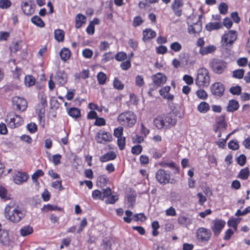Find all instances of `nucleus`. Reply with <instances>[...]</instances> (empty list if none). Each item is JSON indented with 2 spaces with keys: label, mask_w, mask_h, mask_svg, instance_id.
Instances as JSON below:
<instances>
[{
  "label": "nucleus",
  "mask_w": 250,
  "mask_h": 250,
  "mask_svg": "<svg viewBox=\"0 0 250 250\" xmlns=\"http://www.w3.org/2000/svg\"><path fill=\"white\" fill-rule=\"evenodd\" d=\"M133 220L135 221H140L143 222L146 219V217L143 213L136 214L133 216Z\"/></svg>",
  "instance_id": "64"
},
{
  "label": "nucleus",
  "mask_w": 250,
  "mask_h": 250,
  "mask_svg": "<svg viewBox=\"0 0 250 250\" xmlns=\"http://www.w3.org/2000/svg\"><path fill=\"white\" fill-rule=\"evenodd\" d=\"M171 87L165 86L159 90L160 95L165 99L168 101H173L174 98V95L169 93Z\"/></svg>",
  "instance_id": "15"
},
{
  "label": "nucleus",
  "mask_w": 250,
  "mask_h": 250,
  "mask_svg": "<svg viewBox=\"0 0 250 250\" xmlns=\"http://www.w3.org/2000/svg\"><path fill=\"white\" fill-rule=\"evenodd\" d=\"M97 80L100 84H104L107 79L106 75L102 72H99L97 76Z\"/></svg>",
  "instance_id": "36"
},
{
  "label": "nucleus",
  "mask_w": 250,
  "mask_h": 250,
  "mask_svg": "<svg viewBox=\"0 0 250 250\" xmlns=\"http://www.w3.org/2000/svg\"><path fill=\"white\" fill-rule=\"evenodd\" d=\"M228 147L230 149L235 150L239 148V144L237 141L231 140L229 142Z\"/></svg>",
  "instance_id": "55"
},
{
  "label": "nucleus",
  "mask_w": 250,
  "mask_h": 250,
  "mask_svg": "<svg viewBox=\"0 0 250 250\" xmlns=\"http://www.w3.org/2000/svg\"><path fill=\"white\" fill-rule=\"evenodd\" d=\"M33 229L32 227L27 225L21 229L20 234L22 236H26L33 233Z\"/></svg>",
  "instance_id": "30"
},
{
  "label": "nucleus",
  "mask_w": 250,
  "mask_h": 250,
  "mask_svg": "<svg viewBox=\"0 0 250 250\" xmlns=\"http://www.w3.org/2000/svg\"><path fill=\"white\" fill-rule=\"evenodd\" d=\"M86 21V18L85 16L78 14L76 15L75 18V26L77 28H80L83 24Z\"/></svg>",
  "instance_id": "24"
},
{
  "label": "nucleus",
  "mask_w": 250,
  "mask_h": 250,
  "mask_svg": "<svg viewBox=\"0 0 250 250\" xmlns=\"http://www.w3.org/2000/svg\"><path fill=\"white\" fill-rule=\"evenodd\" d=\"M0 197L4 200L8 199L7 190L1 186H0Z\"/></svg>",
  "instance_id": "52"
},
{
  "label": "nucleus",
  "mask_w": 250,
  "mask_h": 250,
  "mask_svg": "<svg viewBox=\"0 0 250 250\" xmlns=\"http://www.w3.org/2000/svg\"><path fill=\"white\" fill-rule=\"evenodd\" d=\"M223 24L221 22H210L206 25V29L208 31L218 30L222 28Z\"/></svg>",
  "instance_id": "23"
},
{
  "label": "nucleus",
  "mask_w": 250,
  "mask_h": 250,
  "mask_svg": "<svg viewBox=\"0 0 250 250\" xmlns=\"http://www.w3.org/2000/svg\"><path fill=\"white\" fill-rule=\"evenodd\" d=\"M210 81V76L208 70L205 68L199 69L197 71L195 79V83L199 87H208Z\"/></svg>",
  "instance_id": "3"
},
{
  "label": "nucleus",
  "mask_w": 250,
  "mask_h": 250,
  "mask_svg": "<svg viewBox=\"0 0 250 250\" xmlns=\"http://www.w3.org/2000/svg\"><path fill=\"white\" fill-rule=\"evenodd\" d=\"M226 225V222L221 219H216L212 221L211 229L215 236H218Z\"/></svg>",
  "instance_id": "8"
},
{
  "label": "nucleus",
  "mask_w": 250,
  "mask_h": 250,
  "mask_svg": "<svg viewBox=\"0 0 250 250\" xmlns=\"http://www.w3.org/2000/svg\"><path fill=\"white\" fill-rule=\"evenodd\" d=\"M27 128L30 133H34L37 130V125L35 123H31L27 125Z\"/></svg>",
  "instance_id": "59"
},
{
  "label": "nucleus",
  "mask_w": 250,
  "mask_h": 250,
  "mask_svg": "<svg viewBox=\"0 0 250 250\" xmlns=\"http://www.w3.org/2000/svg\"><path fill=\"white\" fill-rule=\"evenodd\" d=\"M118 121L122 125L131 127L136 122V117L132 112H125L118 116Z\"/></svg>",
  "instance_id": "4"
},
{
  "label": "nucleus",
  "mask_w": 250,
  "mask_h": 250,
  "mask_svg": "<svg viewBox=\"0 0 250 250\" xmlns=\"http://www.w3.org/2000/svg\"><path fill=\"white\" fill-rule=\"evenodd\" d=\"M25 211L15 202H10L5 208V216L10 221L17 223L25 216Z\"/></svg>",
  "instance_id": "1"
},
{
  "label": "nucleus",
  "mask_w": 250,
  "mask_h": 250,
  "mask_svg": "<svg viewBox=\"0 0 250 250\" xmlns=\"http://www.w3.org/2000/svg\"><path fill=\"white\" fill-rule=\"evenodd\" d=\"M37 113L40 121H41L44 117L45 106L43 105H38V108H37Z\"/></svg>",
  "instance_id": "35"
},
{
  "label": "nucleus",
  "mask_w": 250,
  "mask_h": 250,
  "mask_svg": "<svg viewBox=\"0 0 250 250\" xmlns=\"http://www.w3.org/2000/svg\"><path fill=\"white\" fill-rule=\"evenodd\" d=\"M239 223V221L236 218H231L228 221V225L233 228L235 230L237 229V226Z\"/></svg>",
  "instance_id": "44"
},
{
  "label": "nucleus",
  "mask_w": 250,
  "mask_h": 250,
  "mask_svg": "<svg viewBox=\"0 0 250 250\" xmlns=\"http://www.w3.org/2000/svg\"><path fill=\"white\" fill-rule=\"evenodd\" d=\"M211 235V230L206 228L200 227L196 231L197 239L202 243L208 242L210 239Z\"/></svg>",
  "instance_id": "6"
},
{
  "label": "nucleus",
  "mask_w": 250,
  "mask_h": 250,
  "mask_svg": "<svg viewBox=\"0 0 250 250\" xmlns=\"http://www.w3.org/2000/svg\"><path fill=\"white\" fill-rule=\"evenodd\" d=\"M135 85L139 87H142L145 85V81L143 76L137 75L135 78Z\"/></svg>",
  "instance_id": "34"
},
{
  "label": "nucleus",
  "mask_w": 250,
  "mask_h": 250,
  "mask_svg": "<svg viewBox=\"0 0 250 250\" xmlns=\"http://www.w3.org/2000/svg\"><path fill=\"white\" fill-rule=\"evenodd\" d=\"M106 198H107L105 201L106 204H113L118 200V196L117 194H112L111 193V195Z\"/></svg>",
  "instance_id": "39"
},
{
  "label": "nucleus",
  "mask_w": 250,
  "mask_h": 250,
  "mask_svg": "<svg viewBox=\"0 0 250 250\" xmlns=\"http://www.w3.org/2000/svg\"><path fill=\"white\" fill-rule=\"evenodd\" d=\"M116 154L113 151L108 152L101 157L100 161L102 162H105L114 160L116 158Z\"/></svg>",
  "instance_id": "28"
},
{
  "label": "nucleus",
  "mask_w": 250,
  "mask_h": 250,
  "mask_svg": "<svg viewBox=\"0 0 250 250\" xmlns=\"http://www.w3.org/2000/svg\"><path fill=\"white\" fill-rule=\"evenodd\" d=\"M10 242V240L8 231L6 229H3L0 232V244L4 246H8Z\"/></svg>",
  "instance_id": "19"
},
{
  "label": "nucleus",
  "mask_w": 250,
  "mask_h": 250,
  "mask_svg": "<svg viewBox=\"0 0 250 250\" xmlns=\"http://www.w3.org/2000/svg\"><path fill=\"white\" fill-rule=\"evenodd\" d=\"M67 114L74 119H77L81 116L80 110L76 107L67 108Z\"/></svg>",
  "instance_id": "27"
},
{
  "label": "nucleus",
  "mask_w": 250,
  "mask_h": 250,
  "mask_svg": "<svg viewBox=\"0 0 250 250\" xmlns=\"http://www.w3.org/2000/svg\"><path fill=\"white\" fill-rule=\"evenodd\" d=\"M67 93L65 97L67 100H71L75 95V90L73 89L68 88H67Z\"/></svg>",
  "instance_id": "56"
},
{
  "label": "nucleus",
  "mask_w": 250,
  "mask_h": 250,
  "mask_svg": "<svg viewBox=\"0 0 250 250\" xmlns=\"http://www.w3.org/2000/svg\"><path fill=\"white\" fill-rule=\"evenodd\" d=\"M176 123V119L168 114L159 115L153 120V125L158 129H169L174 126Z\"/></svg>",
  "instance_id": "2"
},
{
  "label": "nucleus",
  "mask_w": 250,
  "mask_h": 250,
  "mask_svg": "<svg viewBox=\"0 0 250 250\" xmlns=\"http://www.w3.org/2000/svg\"><path fill=\"white\" fill-rule=\"evenodd\" d=\"M250 175V171L247 167H245L243 169H242L239 172L238 178L242 179V180H246L248 179Z\"/></svg>",
  "instance_id": "32"
},
{
  "label": "nucleus",
  "mask_w": 250,
  "mask_h": 250,
  "mask_svg": "<svg viewBox=\"0 0 250 250\" xmlns=\"http://www.w3.org/2000/svg\"><path fill=\"white\" fill-rule=\"evenodd\" d=\"M170 48L174 52H178L181 50L182 45L178 42H175L170 44Z\"/></svg>",
  "instance_id": "43"
},
{
  "label": "nucleus",
  "mask_w": 250,
  "mask_h": 250,
  "mask_svg": "<svg viewBox=\"0 0 250 250\" xmlns=\"http://www.w3.org/2000/svg\"><path fill=\"white\" fill-rule=\"evenodd\" d=\"M54 38L58 42L62 41V30L56 29L54 31Z\"/></svg>",
  "instance_id": "42"
},
{
  "label": "nucleus",
  "mask_w": 250,
  "mask_h": 250,
  "mask_svg": "<svg viewBox=\"0 0 250 250\" xmlns=\"http://www.w3.org/2000/svg\"><path fill=\"white\" fill-rule=\"evenodd\" d=\"M155 177L160 184L166 185L169 182L170 174L163 169H160L156 172Z\"/></svg>",
  "instance_id": "12"
},
{
  "label": "nucleus",
  "mask_w": 250,
  "mask_h": 250,
  "mask_svg": "<svg viewBox=\"0 0 250 250\" xmlns=\"http://www.w3.org/2000/svg\"><path fill=\"white\" fill-rule=\"evenodd\" d=\"M183 6V0H173L171 4V8L176 16L180 17L182 15V11L181 8Z\"/></svg>",
  "instance_id": "16"
},
{
  "label": "nucleus",
  "mask_w": 250,
  "mask_h": 250,
  "mask_svg": "<svg viewBox=\"0 0 250 250\" xmlns=\"http://www.w3.org/2000/svg\"><path fill=\"white\" fill-rule=\"evenodd\" d=\"M36 80L34 77L31 75H28L25 77L24 83L26 86L28 87L31 86L35 84Z\"/></svg>",
  "instance_id": "33"
},
{
  "label": "nucleus",
  "mask_w": 250,
  "mask_h": 250,
  "mask_svg": "<svg viewBox=\"0 0 250 250\" xmlns=\"http://www.w3.org/2000/svg\"><path fill=\"white\" fill-rule=\"evenodd\" d=\"M62 183V180L60 179L59 180L55 181L54 182H52L51 184V186L56 189L61 190Z\"/></svg>",
  "instance_id": "60"
},
{
  "label": "nucleus",
  "mask_w": 250,
  "mask_h": 250,
  "mask_svg": "<svg viewBox=\"0 0 250 250\" xmlns=\"http://www.w3.org/2000/svg\"><path fill=\"white\" fill-rule=\"evenodd\" d=\"M197 110L200 113L205 114L208 112L210 109V106L206 102H201L197 107Z\"/></svg>",
  "instance_id": "26"
},
{
  "label": "nucleus",
  "mask_w": 250,
  "mask_h": 250,
  "mask_svg": "<svg viewBox=\"0 0 250 250\" xmlns=\"http://www.w3.org/2000/svg\"><path fill=\"white\" fill-rule=\"evenodd\" d=\"M125 137L117 138V144L120 150H123L125 148Z\"/></svg>",
  "instance_id": "45"
},
{
  "label": "nucleus",
  "mask_w": 250,
  "mask_h": 250,
  "mask_svg": "<svg viewBox=\"0 0 250 250\" xmlns=\"http://www.w3.org/2000/svg\"><path fill=\"white\" fill-rule=\"evenodd\" d=\"M237 39V33L235 31L230 30L222 37L221 42L224 46L232 44Z\"/></svg>",
  "instance_id": "9"
},
{
  "label": "nucleus",
  "mask_w": 250,
  "mask_h": 250,
  "mask_svg": "<svg viewBox=\"0 0 250 250\" xmlns=\"http://www.w3.org/2000/svg\"><path fill=\"white\" fill-rule=\"evenodd\" d=\"M31 21L33 24L41 28L43 27L45 25L44 22L42 19L38 16L33 17L31 19Z\"/></svg>",
  "instance_id": "31"
},
{
  "label": "nucleus",
  "mask_w": 250,
  "mask_h": 250,
  "mask_svg": "<svg viewBox=\"0 0 250 250\" xmlns=\"http://www.w3.org/2000/svg\"><path fill=\"white\" fill-rule=\"evenodd\" d=\"M218 9L221 14H225L228 11V7L225 3L222 2L219 5Z\"/></svg>",
  "instance_id": "61"
},
{
  "label": "nucleus",
  "mask_w": 250,
  "mask_h": 250,
  "mask_svg": "<svg viewBox=\"0 0 250 250\" xmlns=\"http://www.w3.org/2000/svg\"><path fill=\"white\" fill-rule=\"evenodd\" d=\"M210 66L214 73L221 74L225 71L227 64L223 61L214 59L210 63Z\"/></svg>",
  "instance_id": "10"
},
{
  "label": "nucleus",
  "mask_w": 250,
  "mask_h": 250,
  "mask_svg": "<svg viewBox=\"0 0 250 250\" xmlns=\"http://www.w3.org/2000/svg\"><path fill=\"white\" fill-rule=\"evenodd\" d=\"M44 175L43 171L41 169L36 170L32 175L31 178L34 182H37L38 179Z\"/></svg>",
  "instance_id": "41"
},
{
  "label": "nucleus",
  "mask_w": 250,
  "mask_h": 250,
  "mask_svg": "<svg viewBox=\"0 0 250 250\" xmlns=\"http://www.w3.org/2000/svg\"><path fill=\"white\" fill-rule=\"evenodd\" d=\"M239 107L238 102L234 100H231L229 101L227 106V110L228 112H232L237 110Z\"/></svg>",
  "instance_id": "25"
},
{
  "label": "nucleus",
  "mask_w": 250,
  "mask_h": 250,
  "mask_svg": "<svg viewBox=\"0 0 250 250\" xmlns=\"http://www.w3.org/2000/svg\"><path fill=\"white\" fill-rule=\"evenodd\" d=\"M11 5L10 0H0V8L3 9H7Z\"/></svg>",
  "instance_id": "47"
},
{
  "label": "nucleus",
  "mask_w": 250,
  "mask_h": 250,
  "mask_svg": "<svg viewBox=\"0 0 250 250\" xmlns=\"http://www.w3.org/2000/svg\"><path fill=\"white\" fill-rule=\"evenodd\" d=\"M183 80L188 85H191L193 83V78L190 75H185L183 77Z\"/></svg>",
  "instance_id": "63"
},
{
  "label": "nucleus",
  "mask_w": 250,
  "mask_h": 250,
  "mask_svg": "<svg viewBox=\"0 0 250 250\" xmlns=\"http://www.w3.org/2000/svg\"><path fill=\"white\" fill-rule=\"evenodd\" d=\"M229 91L233 95H238L241 92V88L238 85L233 86L230 88Z\"/></svg>",
  "instance_id": "58"
},
{
  "label": "nucleus",
  "mask_w": 250,
  "mask_h": 250,
  "mask_svg": "<svg viewBox=\"0 0 250 250\" xmlns=\"http://www.w3.org/2000/svg\"><path fill=\"white\" fill-rule=\"evenodd\" d=\"M28 175L23 172H17L14 176V180L16 184L20 185L27 181Z\"/></svg>",
  "instance_id": "20"
},
{
  "label": "nucleus",
  "mask_w": 250,
  "mask_h": 250,
  "mask_svg": "<svg viewBox=\"0 0 250 250\" xmlns=\"http://www.w3.org/2000/svg\"><path fill=\"white\" fill-rule=\"evenodd\" d=\"M21 8L23 13L28 16L33 14L35 11L34 5L27 2H21Z\"/></svg>",
  "instance_id": "18"
},
{
  "label": "nucleus",
  "mask_w": 250,
  "mask_h": 250,
  "mask_svg": "<svg viewBox=\"0 0 250 250\" xmlns=\"http://www.w3.org/2000/svg\"><path fill=\"white\" fill-rule=\"evenodd\" d=\"M115 58L117 61L121 62L126 59L127 55L124 52H120L117 53Z\"/></svg>",
  "instance_id": "51"
},
{
  "label": "nucleus",
  "mask_w": 250,
  "mask_h": 250,
  "mask_svg": "<svg viewBox=\"0 0 250 250\" xmlns=\"http://www.w3.org/2000/svg\"><path fill=\"white\" fill-rule=\"evenodd\" d=\"M142 146L138 145L132 147L131 152L133 154L139 155L142 152Z\"/></svg>",
  "instance_id": "62"
},
{
  "label": "nucleus",
  "mask_w": 250,
  "mask_h": 250,
  "mask_svg": "<svg viewBox=\"0 0 250 250\" xmlns=\"http://www.w3.org/2000/svg\"><path fill=\"white\" fill-rule=\"evenodd\" d=\"M143 40L144 42L149 41L154 38L156 35V32L150 28H146L143 31Z\"/></svg>",
  "instance_id": "22"
},
{
  "label": "nucleus",
  "mask_w": 250,
  "mask_h": 250,
  "mask_svg": "<svg viewBox=\"0 0 250 250\" xmlns=\"http://www.w3.org/2000/svg\"><path fill=\"white\" fill-rule=\"evenodd\" d=\"M152 79L153 83L157 85L161 86L167 82V77L162 73H157L152 76Z\"/></svg>",
  "instance_id": "17"
},
{
  "label": "nucleus",
  "mask_w": 250,
  "mask_h": 250,
  "mask_svg": "<svg viewBox=\"0 0 250 250\" xmlns=\"http://www.w3.org/2000/svg\"><path fill=\"white\" fill-rule=\"evenodd\" d=\"M216 49V47L213 45H208L206 47L200 48L199 52L202 55H205L209 53H212Z\"/></svg>",
  "instance_id": "29"
},
{
  "label": "nucleus",
  "mask_w": 250,
  "mask_h": 250,
  "mask_svg": "<svg viewBox=\"0 0 250 250\" xmlns=\"http://www.w3.org/2000/svg\"><path fill=\"white\" fill-rule=\"evenodd\" d=\"M42 209L46 212L50 210H61V209L60 208H58L56 206H54L50 204H47V205L44 206L42 208Z\"/></svg>",
  "instance_id": "46"
},
{
  "label": "nucleus",
  "mask_w": 250,
  "mask_h": 250,
  "mask_svg": "<svg viewBox=\"0 0 250 250\" xmlns=\"http://www.w3.org/2000/svg\"><path fill=\"white\" fill-rule=\"evenodd\" d=\"M210 89L212 94L215 96H222L224 94L225 87L222 83L216 82L211 85Z\"/></svg>",
  "instance_id": "14"
},
{
  "label": "nucleus",
  "mask_w": 250,
  "mask_h": 250,
  "mask_svg": "<svg viewBox=\"0 0 250 250\" xmlns=\"http://www.w3.org/2000/svg\"><path fill=\"white\" fill-rule=\"evenodd\" d=\"M5 122L9 127L15 128L21 125L23 120L20 115L14 112H9L6 116Z\"/></svg>",
  "instance_id": "5"
},
{
  "label": "nucleus",
  "mask_w": 250,
  "mask_h": 250,
  "mask_svg": "<svg viewBox=\"0 0 250 250\" xmlns=\"http://www.w3.org/2000/svg\"><path fill=\"white\" fill-rule=\"evenodd\" d=\"M113 56L112 55V52H108L105 53L104 54L102 59V63H106L107 62H109L113 59Z\"/></svg>",
  "instance_id": "37"
},
{
  "label": "nucleus",
  "mask_w": 250,
  "mask_h": 250,
  "mask_svg": "<svg viewBox=\"0 0 250 250\" xmlns=\"http://www.w3.org/2000/svg\"><path fill=\"white\" fill-rule=\"evenodd\" d=\"M114 87L117 89H123L124 85L117 78H115L113 81Z\"/></svg>",
  "instance_id": "53"
},
{
  "label": "nucleus",
  "mask_w": 250,
  "mask_h": 250,
  "mask_svg": "<svg viewBox=\"0 0 250 250\" xmlns=\"http://www.w3.org/2000/svg\"><path fill=\"white\" fill-rule=\"evenodd\" d=\"M61 155L55 154L52 156V158L50 161L52 162L55 166H57L61 163Z\"/></svg>",
  "instance_id": "48"
},
{
  "label": "nucleus",
  "mask_w": 250,
  "mask_h": 250,
  "mask_svg": "<svg viewBox=\"0 0 250 250\" xmlns=\"http://www.w3.org/2000/svg\"><path fill=\"white\" fill-rule=\"evenodd\" d=\"M93 54V51L90 49H84L82 51L83 56L86 59L91 58L92 57Z\"/></svg>",
  "instance_id": "54"
},
{
  "label": "nucleus",
  "mask_w": 250,
  "mask_h": 250,
  "mask_svg": "<svg viewBox=\"0 0 250 250\" xmlns=\"http://www.w3.org/2000/svg\"><path fill=\"white\" fill-rule=\"evenodd\" d=\"M202 24L200 22H197L188 27V33L190 34H198L202 31Z\"/></svg>",
  "instance_id": "21"
},
{
  "label": "nucleus",
  "mask_w": 250,
  "mask_h": 250,
  "mask_svg": "<svg viewBox=\"0 0 250 250\" xmlns=\"http://www.w3.org/2000/svg\"><path fill=\"white\" fill-rule=\"evenodd\" d=\"M110 47V43L106 41H102L99 46V49L101 51L107 50Z\"/></svg>",
  "instance_id": "50"
},
{
  "label": "nucleus",
  "mask_w": 250,
  "mask_h": 250,
  "mask_svg": "<svg viewBox=\"0 0 250 250\" xmlns=\"http://www.w3.org/2000/svg\"><path fill=\"white\" fill-rule=\"evenodd\" d=\"M248 62L247 58L245 57L240 58L237 60V63L238 65L241 67L246 66Z\"/></svg>",
  "instance_id": "57"
},
{
  "label": "nucleus",
  "mask_w": 250,
  "mask_h": 250,
  "mask_svg": "<svg viewBox=\"0 0 250 250\" xmlns=\"http://www.w3.org/2000/svg\"><path fill=\"white\" fill-rule=\"evenodd\" d=\"M244 70L243 69H237L233 71V77L237 79H241L243 77Z\"/></svg>",
  "instance_id": "40"
},
{
  "label": "nucleus",
  "mask_w": 250,
  "mask_h": 250,
  "mask_svg": "<svg viewBox=\"0 0 250 250\" xmlns=\"http://www.w3.org/2000/svg\"><path fill=\"white\" fill-rule=\"evenodd\" d=\"M197 96L200 99L205 100L208 97L207 93L203 89H200L196 91Z\"/></svg>",
  "instance_id": "49"
},
{
  "label": "nucleus",
  "mask_w": 250,
  "mask_h": 250,
  "mask_svg": "<svg viewBox=\"0 0 250 250\" xmlns=\"http://www.w3.org/2000/svg\"><path fill=\"white\" fill-rule=\"evenodd\" d=\"M12 102L14 106H16V109L21 111H24L27 106L26 101L20 97L15 96L12 98Z\"/></svg>",
  "instance_id": "13"
},
{
  "label": "nucleus",
  "mask_w": 250,
  "mask_h": 250,
  "mask_svg": "<svg viewBox=\"0 0 250 250\" xmlns=\"http://www.w3.org/2000/svg\"><path fill=\"white\" fill-rule=\"evenodd\" d=\"M95 139L97 143L105 144L112 141V135L109 132L103 130H100L96 133Z\"/></svg>",
  "instance_id": "7"
},
{
  "label": "nucleus",
  "mask_w": 250,
  "mask_h": 250,
  "mask_svg": "<svg viewBox=\"0 0 250 250\" xmlns=\"http://www.w3.org/2000/svg\"><path fill=\"white\" fill-rule=\"evenodd\" d=\"M125 214V216L123 218L124 221L127 223H130L133 219V212L129 210H126Z\"/></svg>",
  "instance_id": "38"
},
{
  "label": "nucleus",
  "mask_w": 250,
  "mask_h": 250,
  "mask_svg": "<svg viewBox=\"0 0 250 250\" xmlns=\"http://www.w3.org/2000/svg\"><path fill=\"white\" fill-rule=\"evenodd\" d=\"M111 189L107 188L103 189L102 190L98 189L94 190L92 191V196L94 200H104L105 198L111 195Z\"/></svg>",
  "instance_id": "11"
}]
</instances>
